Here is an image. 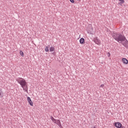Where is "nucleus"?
Returning <instances> with one entry per match:
<instances>
[{
    "instance_id": "nucleus-13",
    "label": "nucleus",
    "mask_w": 128,
    "mask_h": 128,
    "mask_svg": "<svg viewBox=\"0 0 128 128\" xmlns=\"http://www.w3.org/2000/svg\"><path fill=\"white\" fill-rule=\"evenodd\" d=\"M124 1H120L118 4H120V6H122V4H124Z\"/></svg>"
},
{
    "instance_id": "nucleus-9",
    "label": "nucleus",
    "mask_w": 128,
    "mask_h": 128,
    "mask_svg": "<svg viewBox=\"0 0 128 128\" xmlns=\"http://www.w3.org/2000/svg\"><path fill=\"white\" fill-rule=\"evenodd\" d=\"M80 42L81 44H84V38H80Z\"/></svg>"
},
{
    "instance_id": "nucleus-21",
    "label": "nucleus",
    "mask_w": 128,
    "mask_h": 128,
    "mask_svg": "<svg viewBox=\"0 0 128 128\" xmlns=\"http://www.w3.org/2000/svg\"><path fill=\"white\" fill-rule=\"evenodd\" d=\"M119 1H124V0H119Z\"/></svg>"
},
{
    "instance_id": "nucleus-2",
    "label": "nucleus",
    "mask_w": 128,
    "mask_h": 128,
    "mask_svg": "<svg viewBox=\"0 0 128 128\" xmlns=\"http://www.w3.org/2000/svg\"><path fill=\"white\" fill-rule=\"evenodd\" d=\"M112 36L118 42H122L124 40V36L120 33L115 32L112 34Z\"/></svg>"
},
{
    "instance_id": "nucleus-12",
    "label": "nucleus",
    "mask_w": 128,
    "mask_h": 128,
    "mask_svg": "<svg viewBox=\"0 0 128 128\" xmlns=\"http://www.w3.org/2000/svg\"><path fill=\"white\" fill-rule=\"evenodd\" d=\"M48 48H50V46H46L45 48V52H48Z\"/></svg>"
},
{
    "instance_id": "nucleus-7",
    "label": "nucleus",
    "mask_w": 128,
    "mask_h": 128,
    "mask_svg": "<svg viewBox=\"0 0 128 128\" xmlns=\"http://www.w3.org/2000/svg\"><path fill=\"white\" fill-rule=\"evenodd\" d=\"M115 126L118 128H122V124L120 122H116Z\"/></svg>"
},
{
    "instance_id": "nucleus-19",
    "label": "nucleus",
    "mask_w": 128,
    "mask_h": 128,
    "mask_svg": "<svg viewBox=\"0 0 128 128\" xmlns=\"http://www.w3.org/2000/svg\"><path fill=\"white\" fill-rule=\"evenodd\" d=\"M91 128H96V126H94L92 127Z\"/></svg>"
},
{
    "instance_id": "nucleus-8",
    "label": "nucleus",
    "mask_w": 128,
    "mask_h": 128,
    "mask_svg": "<svg viewBox=\"0 0 128 128\" xmlns=\"http://www.w3.org/2000/svg\"><path fill=\"white\" fill-rule=\"evenodd\" d=\"M122 62L123 64H128V60L126 58H123L122 59Z\"/></svg>"
},
{
    "instance_id": "nucleus-6",
    "label": "nucleus",
    "mask_w": 128,
    "mask_h": 128,
    "mask_svg": "<svg viewBox=\"0 0 128 128\" xmlns=\"http://www.w3.org/2000/svg\"><path fill=\"white\" fill-rule=\"evenodd\" d=\"M27 100L30 106H34V103L32 102V99H30V98L28 97Z\"/></svg>"
},
{
    "instance_id": "nucleus-16",
    "label": "nucleus",
    "mask_w": 128,
    "mask_h": 128,
    "mask_svg": "<svg viewBox=\"0 0 128 128\" xmlns=\"http://www.w3.org/2000/svg\"><path fill=\"white\" fill-rule=\"evenodd\" d=\"M70 2H72V4H74V0H70Z\"/></svg>"
},
{
    "instance_id": "nucleus-3",
    "label": "nucleus",
    "mask_w": 128,
    "mask_h": 128,
    "mask_svg": "<svg viewBox=\"0 0 128 128\" xmlns=\"http://www.w3.org/2000/svg\"><path fill=\"white\" fill-rule=\"evenodd\" d=\"M93 42H94V43L96 44H98V46H100V44H102V43L100 42V40L98 38V37H95L94 40H93Z\"/></svg>"
},
{
    "instance_id": "nucleus-18",
    "label": "nucleus",
    "mask_w": 128,
    "mask_h": 128,
    "mask_svg": "<svg viewBox=\"0 0 128 128\" xmlns=\"http://www.w3.org/2000/svg\"><path fill=\"white\" fill-rule=\"evenodd\" d=\"M108 56L110 57V52H108Z\"/></svg>"
},
{
    "instance_id": "nucleus-20",
    "label": "nucleus",
    "mask_w": 128,
    "mask_h": 128,
    "mask_svg": "<svg viewBox=\"0 0 128 128\" xmlns=\"http://www.w3.org/2000/svg\"><path fill=\"white\" fill-rule=\"evenodd\" d=\"M120 128H124V126H121Z\"/></svg>"
},
{
    "instance_id": "nucleus-1",
    "label": "nucleus",
    "mask_w": 128,
    "mask_h": 128,
    "mask_svg": "<svg viewBox=\"0 0 128 128\" xmlns=\"http://www.w3.org/2000/svg\"><path fill=\"white\" fill-rule=\"evenodd\" d=\"M16 82H18V84H20L21 88H23V90L28 92V83H26V80L22 78H18L16 79Z\"/></svg>"
},
{
    "instance_id": "nucleus-4",
    "label": "nucleus",
    "mask_w": 128,
    "mask_h": 128,
    "mask_svg": "<svg viewBox=\"0 0 128 128\" xmlns=\"http://www.w3.org/2000/svg\"><path fill=\"white\" fill-rule=\"evenodd\" d=\"M122 46H124L125 48H128V40H126V36L124 37V39L122 40Z\"/></svg>"
},
{
    "instance_id": "nucleus-17",
    "label": "nucleus",
    "mask_w": 128,
    "mask_h": 128,
    "mask_svg": "<svg viewBox=\"0 0 128 128\" xmlns=\"http://www.w3.org/2000/svg\"><path fill=\"white\" fill-rule=\"evenodd\" d=\"M104 84H102L100 85L101 88H104Z\"/></svg>"
},
{
    "instance_id": "nucleus-14",
    "label": "nucleus",
    "mask_w": 128,
    "mask_h": 128,
    "mask_svg": "<svg viewBox=\"0 0 128 128\" xmlns=\"http://www.w3.org/2000/svg\"><path fill=\"white\" fill-rule=\"evenodd\" d=\"M0 98H2V91L0 90Z\"/></svg>"
},
{
    "instance_id": "nucleus-15",
    "label": "nucleus",
    "mask_w": 128,
    "mask_h": 128,
    "mask_svg": "<svg viewBox=\"0 0 128 128\" xmlns=\"http://www.w3.org/2000/svg\"><path fill=\"white\" fill-rule=\"evenodd\" d=\"M20 55L21 56H24V52L22 50L20 51Z\"/></svg>"
},
{
    "instance_id": "nucleus-11",
    "label": "nucleus",
    "mask_w": 128,
    "mask_h": 128,
    "mask_svg": "<svg viewBox=\"0 0 128 128\" xmlns=\"http://www.w3.org/2000/svg\"><path fill=\"white\" fill-rule=\"evenodd\" d=\"M50 119H51V120H52L54 122H56V119H55L52 116H50Z\"/></svg>"
},
{
    "instance_id": "nucleus-5",
    "label": "nucleus",
    "mask_w": 128,
    "mask_h": 128,
    "mask_svg": "<svg viewBox=\"0 0 128 128\" xmlns=\"http://www.w3.org/2000/svg\"><path fill=\"white\" fill-rule=\"evenodd\" d=\"M54 124H58V126H60V128H62V124H60V120H56V121L55 122H54Z\"/></svg>"
},
{
    "instance_id": "nucleus-10",
    "label": "nucleus",
    "mask_w": 128,
    "mask_h": 128,
    "mask_svg": "<svg viewBox=\"0 0 128 128\" xmlns=\"http://www.w3.org/2000/svg\"><path fill=\"white\" fill-rule=\"evenodd\" d=\"M50 52H54V47L51 46L50 48Z\"/></svg>"
}]
</instances>
